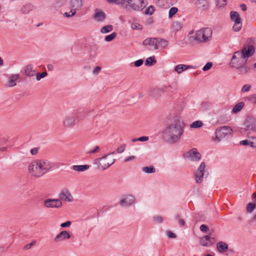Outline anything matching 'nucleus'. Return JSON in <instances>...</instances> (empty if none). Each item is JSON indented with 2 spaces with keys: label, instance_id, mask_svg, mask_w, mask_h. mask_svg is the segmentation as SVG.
Returning <instances> with one entry per match:
<instances>
[{
  "label": "nucleus",
  "instance_id": "nucleus-1",
  "mask_svg": "<svg viewBox=\"0 0 256 256\" xmlns=\"http://www.w3.org/2000/svg\"><path fill=\"white\" fill-rule=\"evenodd\" d=\"M182 124L183 122L180 120L176 117L172 122L167 126L164 133L167 135L169 143L174 144L180 140L184 132Z\"/></svg>",
  "mask_w": 256,
  "mask_h": 256
},
{
  "label": "nucleus",
  "instance_id": "nucleus-2",
  "mask_svg": "<svg viewBox=\"0 0 256 256\" xmlns=\"http://www.w3.org/2000/svg\"><path fill=\"white\" fill-rule=\"evenodd\" d=\"M46 162L42 160H36L32 162L28 166V170L32 176L39 177L49 170Z\"/></svg>",
  "mask_w": 256,
  "mask_h": 256
},
{
  "label": "nucleus",
  "instance_id": "nucleus-3",
  "mask_svg": "<svg viewBox=\"0 0 256 256\" xmlns=\"http://www.w3.org/2000/svg\"><path fill=\"white\" fill-rule=\"evenodd\" d=\"M122 5L128 12L141 11L146 6L144 0H122Z\"/></svg>",
  "mask_w": 256,
  "mask_h": 256
},
{
  "label": "nucleus",
  "instance_id": "nucleus-4",
  "mask_svg": "<svg viewBox=\"0 0 256 256\" xmlns=\"http://www.w3.org/2000/svg\"><path fill=\"white\" fill-rule=\"evenodd\" d=\"M255 52V48L252 45L244 44L240 50L236 51V54L246 62L249 58L252 56Z\"/></svg>",
  "mask_w": 256,
  "mask_h": 256
},
{
  "label": "nucleus",
  "instance_id": "nucleus-5",
  "mask_svg": "<svg viewBox=\"0 0 256 256\" xmlns=\"http://www.w3.org/2000/svg\"><path fill=\"white\" fill-rule=\"evenodd\" d=\"M232 132V130L230 126H224L220 127L216 129L215 132L216 138H213L212 140L214 141L216 140L218 142H220L226 137L228 138Z\"/></svg>",
  "mask_w": 256,
  "mask_h": 256
},
{
  "label": "nucleus",
  "instance_id": "nucleus-6",
  "mask_svg": "<svg viewBox=\"0 0 256 256\" xmlns=\"http://www.w3.org/2000/svg\"><path fill=\"white\" fill-rule=\"evenodd\" d=\"M108 154H107L100 158L96 159V163L99 164L100 168L102 170H106L114 162V159L108 160Z\"/></svg>",
  "mask_w": 256,
  "mask_h": 256
},
{
  "label": "nucleus",
  "instance_id": "nucleus-7",
  "mask_svg": "<svg viewBox=\"0 0 256 256\" xmlns=\"http://www.w3.org/2000/svg\"><path fill=\"white\" fill-rule=\"evenodd\" d=\"M244 129L246 130L256 131V119L252 116H247L244 124Z\"/></svg>",
  "mask_w": 256,
  "mask_h": 256
},
{
  "label": "nucleus",
  "instance_id": "nucleus-8",
  "mask_svg": "<svg viewBox=\"0 0 256 256\" xmlns=\"http://www.w3.org/2000/svg\"><path fill=\"white\" fill-rule=\"evenodd\" d=\"M206 164L204 162H202L198 170L195 172V178L196 182L200 184L203 180Z\"/></svg>",
  "mask_w": 256,
  "mask_h": 256
},
{
  "label": "nucleus",
  "instance_id": "nucleus-9",
  "mask_svg": "<svg viewBox=\"0 0 256 256\" xmlns=\"http://www.w3.org/2000/svg\"><path fill=\"white\" fill-rule=\"evenodd\" d=\"M44 206L48 208H59L62 207V202L60 199L48 198L44 200Z\"/></svg>",
  "mask_w": 256,
  "mask_h": 256
},
{
  "label": "nucleus",
  "instance_id": "nucleus-10",
  "mask_svg": "<svg viewBox=\"0 0 256 256\" xmlns=\"http://www.w3.org/2000/svg\"><path fill=\"white\" fill-rule=\"evenodd\" d=\"M235 52L232 56L230 60V65L232 67L236 69L242 65L246 64V62L244 59H240L238 58V54H236Z\"/></svg>",
  "mask_w": 256,
  "mask_h": 256
},
{
  "label": "nucleus",
  "instance_id": "nucleus-11",
  "mask_svg": "<svg viewBox=\"0 0 256 256\" xmlns=\"http://www.w3.org/2000/svg\"><path fill=\"white\" fill-rule=\"evenodd\" d=\"M212 233L210 232L209 235L202 237L200 239V244L204 246H210L214 243V239L212 236Z\"/></svg>",
  "mask_w": 256,
  "mask_h": 256
},
{
  "label": "nucleus",
  "instance_id": "nucleus-12",
  "mask_svg": "<svg viewBox=\"0 0 256 256\" xmlns=\"http://www.w3.org/2000/svg\"><path fill=\"white\" fill-rule=\"evenodd\" d=\"M77 121L84 119L88 115V110L80 108L72 113Z\"/></svg>",
  "mask_w": 256,
  "mask_h": 256
},
{
  "label": "nucleus",
  "instance_id": "nucleus-13",
  "mask_svg": "<svg viewBox=\"0 0 256 256\" xmlns=\"http://www.w3.org/2000/svg\"><path fill=\"white\" fill-rule=\"evenodd\" d=\"M60 200H64L68 202H72L74 198L70 192L67 188L63 189L59 194Z\"/></svg>",
  "mask_w": 256,
  "mask_h": 256
},
{
  "label": "nucleus",
  "instance_id": "nucleus-14",
  "mask_svg": "<svg viewBox=\"0 0 256 256\" xmlns=\"http://www.w3.org/2000/svg\"><path fill=\"white\" fill-rule=\"evenodd\" d=\"M76 120L72 113L70 115L67 116L63 121V125L66 128H71L76 124Z\"/></svg>",
  "mask_w": 256,
  "mask_h": 256
},
{
  "label": "nucleus",
  "instance_id": "nucleus-15",
  "mask_svg": "<svg viewBox=\"0 0 256 256\" xmlns=\"http://www.w3.org/2000/svg\"><path fill=\"white\" fill-rule=\"evenodd\" d=\"M70 238V234L66 230L60 232L54 238V240L56 242H61Z\"/></svg>",
  "mask_w": 256,
  "mask_h": 256
},
{
  "label": "nucleus",
  "instance_id": "nucleus-16",
  "mask_svg": "<svg viewBox=\"0 0 256 256\" xmlns=\"http://www.w3.org/2000/svg\"><path fill=\"white\" fill-rule=\"evenodd\" d=\"M188 154L192 160L198 161L200 160L201 155L196 148L190 150Z\"/></svg>",
  "mask_w": 256,
  "mask_h": 256
},
{
  "label": "nucleus",
  "instance_id": "nucleus-17",
  "mask_svg": "<svg viewBox=\"0 0 256 256\" xmlns=\"http://www.w3.org/2000/svg\"><path fill=\"white\" fill-rule=\"evenodd\" d=\"M134 200V198L132 195H128L124 196L123 198L120 200V204L122 206L131 205Z\"/></svg>",
  "mask_w": 256,
  "mask_h": 256
},
{
  "label": "nucleus",
  "instance_id": "nucleus-18",
  "mask_svg": "<svg viewBox=\"0 0 256 256\" xmlns=\"http://www.w3.org/2000/svg\"><path fill=\"white\" fill-rule=\"evenodd\" d=\"M94 18L98 22H102L106 19V14L100 9H96L94 10Z\"/></svg>",
  "mask_w": 256,
  "mask_h": 256
},
{
  "label": "nucleus",
  "instance_id": "nucleus-19",
  "mask_svg": "<svg viewBox=\"0 0 256 256\" xmlns=\"http://www.w3.org/2000/svg\"><path fill=\"white\" fill-rule=\"evenodd\" d=\"M202 36H203V40H202L204 42H206L209 40V38L212 36V30L210 28H204L202 29Z\"/></svg>",
  "mask_w": 256,
  "mask_h": 256
},
{
  "label": "nucleus",
  "instance_id": "nucleus-20",
  "mask_svg": "<svg viewBox=\"0 0 256 256\" xmlns=\"http://www.w3.org/2000/svg\"><path fill=\"white\" fill-rule=\"evenodd\" d=\"M236 70L239 74L243 75L248 74L250 71L251 68L250 66L246 65V64L239 66Z\"/></svg>",
  "mask_w": 256,
  "mask_h": 256
},
{
  "label": "nucleus",
  "instance_id": "nucleus-21",
  "mask_svg": "<svg viewBox=\"0 0 256 256\" xmlns=\"http://www.w3.org/2000/svg\"><path fill=\"white\" fill-rule=\"evenodd\" d=\"M24 73L26 76H33L36 74V70H34L32 64H28L25 67Z\"/></svg>",
  "mask_w": 256,
  "mask_h": 256
},
{
  "label": "nucleus",
  "instance_id": "nucleus-22",
  "mask_svg": "<svg viewBox=\"0 0 256 256\" xmlns=\"http://www.w3.org/2000/svg\"><path fill=\"white\" fill-rule=\"evenodd\" d=\"M192 68V66L183 64H179L176 66L174 68V70L178 74H180L182 72Z\"/></svg>",
  "mask_w": 256,
  "mask_h": 256
},
{
  "label": "nucleus",
  "instance_id": "nucleus-23",
  "mask_svg": "<svg viewBox=\"0 0 256 256\" xmlns=\"http://www.w3.org/2000/svg\"><path fill=\"white\" fill-rule=\"evenodd\" d=\"M228 248V244L223 242H219L217 244V250L220 252H224Z\"/></svg>",
  "mask_w": 256,
  "mask_h": 256
},
{
  "label": "nucleus",
  "instance_id": "nucleus-24",
  "mask_svg": "<svg viewBox=\"0 0 256 256\" xmlns=\"http://www.w3.org/2000/svg\"><path fill=\"white\" fill-rule=\"evenodd\" d=\"M72 10L76 12V10L80 9L82 6V0H72L70 2Z\"/></svg>",
  "mask_w": 256,
  "mask_h": 256
},
{
  "label": "nucleus",
  "instance_id": "nucleus-25",
  "mask_svg": "<svg viewBox=\"0 0 256 256\" xmlns=\"http://www.w3.org/2000/svg\"><path fill=\"white\" fill-rule=\"evenodd\" d=\"M19 76L18 74H14L10 77V80L8 82L7 85L10 87H12L16 85V81L18 78Z\"/></svg>",
  "mask_w": 256,
  "mask_h": 256
},
{
  "label": "nucleus",
  "instance_id": "nucleus-26",
  "mask_svg": "<svg viewBox=\"0 0 256 256\" xmlns=\"http://www.w3.org/2000/svg\"><path fill=\"white\" fill-rule=\"evenodd\" d=\"M90 166L88 164L84 165H74L72 166V169L76 171L84 172L89 168Z\"/></svg>",
  "mask_w": 256,
  "mask_h": 256
},
{
  "label": "nucleus",
  "instance_id": "nucleus-27",
  "mask_svg": "<svg viewBox=\"0 0 256 256\" xmlns=\"http://www.w3.org/2000/svg\"><path fill=\"white\" fill-rule=\"evenodd\" d=\"M202 30H200L196 32V34L194 36H192L191 38H194V40L199 42H203V36H202Z\"/></svg>",
  "mask_w": 256,
  "mask_h": 256
},
{
  "label": "nucleus",
  "instance_id": "nucleus-28",
  "mask_svg": "<svg viewBox=\"0 0 256 256\" xmlns=\"http://www.w3.org/2000/svg\"><path fill=\"white\" fill-rule=\"evenodd\" d=\"M230 14V18L232 21H234V22L242 21L239 14L236 12L232 11Z\"/></svg>",
  "mask_w": 256,
  "mask_h": 256
},
{
  "label": "nucleus",
  "instance_id": "nucleus-29",
  "mask_svg": "<svg viewBox=\"0 0 256 256\" xmlns=\"http://www.w3.org/2000/svg\"><path fill=\"white\" fill-rule=\"evenodd\" d=\"M244 104L243 102H240L234 106V108L232 110V112L234 114H237L238 112H240L242 110V108L244 106Z\"/></svg>",
  "mask_w": 256,
  "mask_h": 256
},
{
  "label": "nucleus",
  "instance_id": "nucleus-30",
  "mask_svg": "<svg viewBox=\"0 0 256 256\" xmlns=\"http://www.w3.org/2000/svg\"><path fill=\"white\" fill-rule=\"evenodd\" d=\"M34 6L31 4H26L21 8V10L24 14H28L32 10Z\"/></svg>",
  "mask_w": 256,
  "mask_h": 256
},
{
  "label": "nucleus",
  "instance_id": "nucleus-31",
  "mask_svg": "<svg viewBox=\"0 0 256 256\" xmlns=\"http://www.w3.org/2000/svg\"><path fill=\"white\" fill-rule=\"evenodd\" d=\"M8 140L3 137H0V150L1 152H5L7 150L6 146H2L4 145L7 144Z\"/></svg>",
  "mask_w": 256,
  "mask_h": 256
},
{
  "label": "nucleus",
  "instance_id": "nucleus-32",
  "mask_svg": "<svg viewBox=\"0 0 256 256\" xmlns=\"http://www.w3.org/2000/svg\"><path fill=\"white\" fill-rule=\"evenodd\" d=\"M156 61L154 58V56H150L146 58L145 61V65L146 66H152L156 64Z\"/></svg>",
  "mask_w": 256,
  "mask_h": 256
},
{
  "label": "nucleus",
  "instance_id": "nucleus-33",
  "mask_svg": "<svg viewBox=\"0 0 256 256\" xmlns=\"http://www.w3.org/2000/svg\"><path fill=\"white\" fill-rule=\"evenodd\" d=\"M168 42L166 40L158 38V47H161L162 48H166L168 46Z\"/></svg>",
  "mask_w": 256,
  "mask_h": 256
},
{
  "label": "nucleus",
  "instance_id": "nucleus-34",
  "mask_svg": "<svg viewBox=\"0 0 256 256\" xmlns=\"http://www.w3.org/2000/svg\"><path fill=\"white\" fill-rule=\"evenodd\" d=\"M182 27V24L179 22H174L172 24V28L176 32L180 30Z\"/></svg>",
  "mask_w": 256,
  "mask_h": 256
},
{
  "label": "nucleus",
  "instance_id": "nucleus-35",
  "mask_svg": "<svg viewBox=\"0 0 256 256\" xmlns=\"http://www.w3.org/2000/svg\"><path fill=\"white\" fill-rule=\"evenodd\" d=\"M112 30L113 26L112 25H108L103 26L100 30V32L102 34H106L111 32Z\"/></svg>",
  "mask_w": 256,
  "mask_h": 256
},
{
  "label": "nucleus",
  "instance_id": "nucleus-36",
  "mask_svg": "<svg viewBox=\"0 0 256 256\" xmlns=\"http://www.w3.org/2000/svg\"><path fill=\"white\" fill-rule=\"evenodd\" d=\"M142 171L147 174H152L155 172L156 169L153 166H145L143 168Z\"/></svg>",
  "mask_w": 256,
  "mask_h": 256
},
{
  "label": "nucleus",
  "instance_id": "nucleus-37",
  "mask_svg": "<svg viewBox=\"0 0 256 256\" xmlns=\"http://www.w3.org/2000/svg\"><path fill=\"white\" fill-rule=\"evenodd\" d=\"M116 35L117 34L116 32H114L111 34L106 36L104 38V40L108 42H111L116 38Z\"/></svg>",
  "mask_w": 256,
  "mask_h": 256
},
{
  "label": "nucleus",
  "instance_id": "nucleus-38",
  "mask_svg": "<svg viewBox=\"0 0 256 256\" xmlns=\"http://www.w3.org/2000/svg\"><path fill=\"white\" fill-rule=\"evenodd\" d=\"M242 27V21L236 22L234 23V26L232 27L233 30L234 32H238L240 30Z\"/></svg>",
  "mask_w": 256,
  "mask_h": 256
},
{
  "label": "nucleus",
  "instance_id": "nucleus-39",
  "mask_svg": "<svg viewBox=\"0 0 256 256\" xmlns=\"http://www.w3.org/2000/svg\"><path fill=\"white\" fill-rule=\"evenodd\" d=\"M151 40L150 41V45L154 46V50H156L158 49V38H150Z\"/></svg>",
  "mask_w": 256,
  "mask_h": 256
},
{
  "label": "nucleus",
  "instance_id": "nucleus-40",
  "mask_svg": "<svg viewBox=\"0 0 256 256\" xmlns=\"http://www.w3.org/2000/svg\"><path fill=\"white\" fill-rule=\"evenodd\" d=\"M178 12V8L176 7H172L170 8L168 13V16L172 18Z\"/></svg>",
  "mask_w": 256,
  "mask_h": 256
},
{
  "label": "nucleus",
  "instance_id": "nucleus-41",
  "mask_svg": "<svg viewBox=\"0 0 256 256\" xmlns=\"http://www.w3.org/2000/svg\"><path fill=\"white\" fill-rule=\"evenodd\" d=\"M155 10L154 6H150L145 10V14L148 15H152Z\"/></svg>",
  "mask_w": 256,
  "mask_h": 256
},
{
  "label": "nucleus",
  "instance_id": "nucleus-42",
  "mask_svg": "<svg viewBox=\"0 0 256 256\" xmlns=\"http://www.w3.org/2000/svg\"><path fill=\"white\" fill-rule=\"evenodd\" d=\"M203 125V123L200 120L194 122L190 126L192 128H199Z\"/></svg>",
  "mask_w": 256,
  "mask_h": 256
},
{
  "label": "nucleus",
  "instance_id": "nucleus-43",
  "mask_svg": "<svg viewBox=\"0 0 256 256\" xmlns=\"http://www.w3.org/2000/svg\"><path fill=\"white\" fill-rule=\"evenodd\" d=\"M256 204H254V203H252V202H250L248 205H247V206H246V210H247V211L249 212H251L254 210L256 208Z\"/></svg>",
  "mask_w": 256,
  "mask_h": 256
},
{
  "label": "nucleus",
  "instance_id": "nucleus-44",
  "mask_svg": "<svg viewBox=\"0 0 256 256\" xmlns=\"http://www.w3.org/2000/svg\"><path fill=\"white\" fill-rule=\"evenodd\" d=\"M36 243V240H33L30 243V244H26L24 248H23V250H29L30 249L32 246H34Z\"/></svg>",
  "mask_w": 256,
  "mask_h": 256
},
{
  "label": "nucleus",
  "instance_id": "nucleus-45",
  "mask_svg": "<svg viewBox=\"0 0 256 256\" xmlns=\"http://www.w3.org/2000/svg\"><path fill=\"white\" fill-rule=\"evenodd\" d=\"M131 26L133 30H142V27H143L142 25H141L137 22L132 23Z\"/></svg>",
  "mask_w": 256,
  "mask_h": 256
},
{
  "label": "nucleus",
  "instance_id": "nucleus-46",
  "mask_svg": "<svg viewBox=\"0 0 256 256\" xmlns=\"http://www.w3.org/2000/svg\"><path fill=\"white\" fill-rule=\"evenodd\" d=\"M216 2H217L216 6L218 8L224 7V6H226V4H227V0H222V4H220V0H216Z\"/></svg>",
  "mask_w": 256,
  "mask_h": 256
},
{
  "label": "nucleus",
  "instance_id": "nucleus-47",
  "mask_svg": "<svg viewBox=\"0 0 256 256\" xmlns=\"http://www.w3.org/2000/svg\"><path fill=\"white\" fill-rule=\"evenodd\" d=\"M248 100L254 104H256V94L250 95L247 98Z\"/></svg>",
  "mask_w": 256,
  "mask_h": 256
},
{
  "label": "nucleus",
  "instance_id": "nucleus-48",
  "mask_svg": "<svg viewBox=\"0 0 256 256\" xmlns=\"http://www.w3.org/2000/svg\"><path fill=\"white\" fill-rule=\"evenodd\" d=\"M153 220L156 223L160 224L162 222L163 218L161 216H154Z\"/></svg>",
  "mask_w": 256,
  "mask_h": 256
},
{
  "label": "nucleus",
  "instance_id": "nucleus-49",
  "mask_svg": "<svg viewBox=\"0 0 256 256\" xmlns=\"http://www.w3.org/2000/svg\"><path fill=\"white\" fill-rule=\"evenodd\" d=\"M126 144H122L121 146H120L117 148L116 152L118 154H120V153L122 152L126 148Z\"/></svg>",
  "mask_w": 256,
  "mask_h": 256
},
{
  "label": "nucleus",
  "instance_id": "nucleus-50",
  "mask_svg": "<svg viewBox=\"0 0 256 256\" xmlns=\"http://www.w3.org/2000/svg\"><path fill=\"white\" fill-rule=\"evenodd\" d=\"M212 63L211 62H208L203 67L202 70L204 71L208 70L212 67Z\"/></svg>",
  "mask_w": 256,
  "mask_h": 256
},
{
  "label": "nucleus",
  "instance_id": "nucleus-51",
  "mask_svg": "<svg viewBox=\"0 0 256 256\" xmlns=\"http://www.w3.org/2000/svg\"><path fill=\"white\" fill-rule=\"evenodd\" d=\"M76 14V11L75 10H71L70 12H66L64 13V16L66 17H68V18H70V17H71L73 16H74Z\"/></svg>",
  "mask_w": 256,
  "mask_h": 256
},
{
  "label": "nucleus",
  "instance_id": "nucleus-52",
  "mask_svg": "<svg viewBox=\"0 0 256 256\" xmlns=\"http://www.w3.org/2000/svg\"><path fill=\"white\" fill-rule=\"evenodd\" d=\"M250 88H251L250 85L244 84L242 88V92H248L250 90Z\"/></svg>",
  "mask_w": 256,
  "mask_h": 256
},
{
  "label": "nucleus",
  "instance_id": "nucleus-53",
  "mask_svg": "<svg viewBox=\"0 0 256 256\" xmlns=\"http://www.w3.org/2000/svg\"><path fill=\"white\" fill-rule=\"evenodd\" d=\"M143 63L144 60L142 59H140L134 62V65L136 67H139L141 66Z\"/></svg>",
  "mask_w": 256,
  "mask_h": 256
},
{
  "label": "nucleus",
  "instance_id": "nucleus-54",
  "mask_svg": "<svg viewBox=\"0 0 256 256\" xmlns=\"http://www.w3.org/2000/svg\"><path fill=\"white\" fill-rule=\"evenodd\" d=\"M200 229L202 232H206L209 230V227L208 226L203 224L200 226Z\"/></svg>",
  "mask_w": 256,
  "mask_h": 256
},
{
  "label": "nucleus",
  "instance_id": "nucleus-55",
  "mask_svg": "<svg viewBox=\"0 0 256 256\" xmlns=\"http://www.w3.org/2000/svg\"><path fill=\"white\" fill-rule=\"evenodd\" d=\"M108 3H115L116 4H122V0H106Z\"/></svg>",
  "mask_w": 256,
  "mask_h": 256
},
{
  "label": "nucleus",
  "instance_id": "nucleus-56",
  "mask_svg": "<svg viewBox=\"0 0 256 256\" xmlns=\"http://www.w3.org/2000/svg\"><path fill=\"white\" fill-rule=\"evenodd\" d=\"M71 224V222L68 220L64 222L61 224L60 226L62 228L69 227L70 226Z\"/></svg>",
  "mask_w": 256,
  "mask_h": 256
},
{
  "label": "nucleus",
  "instance_id": "nucleus-57",
  "mask_svg": "<svg viewBox=\"0 0 256 256\" xmlns=\"http://www.w3.org/2000/svg\"><path fill=\"white\" fill-rule=\"evenodd\" d=\"M250 147H256V138L252 137V140H250Z\"/></svg>",
  "mask_w": 256,
  "mask_h": 256
},
{
  "label": "nucleus",
  "instance_id": "nucleus-58",
  "mask_svg": "<svg viewBox=\"0 0 256 256\" xmlns=\"http://www.w3.org/2000/svg\"><path fill=\"white\" fill-rule=\"evenodd\" d=\"M167 235L170 238H174L176 237V234L171 231H167Z\"/></svg>",
  "mask_w": 256,
  "mask_h": 256
},
{
  "label": "nucleus",
  "instance_id": "nucleus-59",
  "mask_svg": "<svg viewBox=\"0 0 256 256\" xmlns=\"http://www.w3.org/2000/svg\"><path fill=\"white\" fill-rule=\"evenodd\" d=\"M100 148L98 146H96L94 149L91 150L88 152L89 154H94L99 152Z\"/></svg>",
  "mask_w": 256,
  "mask_h": 256
},
{
  "label": "nucleus",
  "instance_id": "nucleus-60",
  "mask_svg": "<svg viewBox=\"0 0 256 256\" xmlns=\"http://www.w3.org/2000/svg\"><path fill=\"white\" fill-rule=\"evenodd\" d=\"M35 75H36V78L37 80H40L42 78H44L42 73H40V72L36 73Z\"/></svg>",
  "mask_w": 256,
  "mask_h": 256
},
{
  "label": "nucleus",
  "instance_id": "nucleus-61",
  "mask_svg": "<svg viewBox=\"0 0 256 256\" xmlns=\"http://www.w3.org/2000/svg\"><path fill=\"white\" fill-rule=\"evenodd\" d=\"M250 140H245L240 141V144L244 146H247V145L250 146Z\"/></svg>",
  "mask_w": 256,
  "mask_h": 256
},
{
  "label": "nucleus",
  "instance_id": "nucleus-62",
  "mask_svg": "<svg viewBox=\"0 0 256 256\" xmlns=\"http://www.w3.org/2000/svg\"><path fill=\"white\" fill-rule=\"evenodd\" d=\"M148 137L146 136H142L138 138V141L146 142L148 140Z\"/></svg>",
  "mask_w": 256,
  "mask_h": 256
},
{
  "label": "nucleus",
  "instance_id": "nucleus-63",
  "mask_svg": "<svg viewBox=\"0 0 256 256\" xmlns=\"http://www.w3.org/2000/svg\"><path fill=\"white\" fill-rule=\"evenodd\" d=\"M150 40H151L150 38H146L142 42L143 45H144V46L150 45Z\"/></svg>",
  "mask_w": 256,
  "mask_h": 256
},
{
  "label": "nucleus",
  "instance_id": "nucleus-64",
  "mask_svg": "<svg viewBox=\"0 0 256 256\" xmlns=\"http://www.w3.org/2000/svg\"><path fill=\"white\" fill-rule=\"evenodd\" d=\"M101 70V68L99 66H96L94 69L93 70V73L94 74H96Z\"/></svg>",
  "mask_w": 256,
  "mask_h": 256
}]
</instances>
